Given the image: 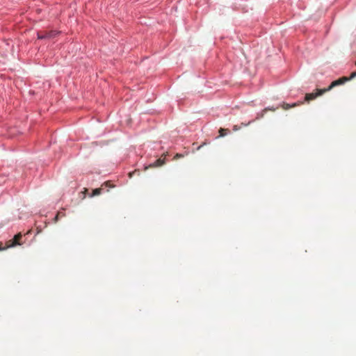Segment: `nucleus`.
I'll return each instance as SVG.
<instances>
[{"mask_svg":"<svg viewBox=\"0 0 356 356\" xmlns=\"http://www.w3.org/2000/svg\"><path fill=\"white\" fill-rule=\"evenodd\" d=\"M22 238V234L18 233L16 234L13 239L9 240L6 242V248H12L17 245H20V240Z\"/></svg>","mask_w":356,"mask_h":356,"instance_id":"f257e3e1","label":"nucleus"},{"mask_svg":"<svg viewBox=\"0 0 356 356\" xmlns=\"http://www.w3.org/2000/svg\"><path fill=\"white\" fill-rule=\"evenodd\" d=\"M348 81V79L346 76H343L337 80H335L331 83V84L329 86L328 88H324L325 92H328L330 90H332L333 88L344 84L346 82Z\"/></svg>","mask_w":356,"mask_h":356,"instance_id":"f03ea898","label":"nucleus"},{"mask_svg":"<svg viewBox=\"0 0 356 356\" xmlns=\"http://www.w3.org/2000/svg\"><path fill=\"white\" fill-rule=\"evenodd\" d=\"M325 92V89H318L316 92L307 93L305 95V99L309 102L316 99L317 97L323 95Z\"/></svg>","mask_w":356,"mask_h":356,"instance_id":"7ed1b4c3","label":"nucleus"},{"mask_svg":"<svg viewBox=\"0 0 356 356\" xmlns=\"http://www.w3.org/2000/svg\"><path fill=\"white\" fill-rule=\"evenodd\" d=\"M108 186V187H110V188H112L113 187V186L111 184V181H106L104 182L102 185V187L100 188H95L92 191V195H90L91 197L92 196H96V195H99L101 194L102 193V187L103 186Z\"/></svg>","mask_w":356,"mask_h":356,"instance_id":"20e7f679","label":"nucleus"},{"mask_svg":"<svg viewBox=\"0 0 356 356\" xmlns=\"http://www.w3.org/2000/svg\"><path fill=\"white\" fill-rule=\"evenodd\" d=\"M164 163H165V159L159 158L155 162H154L153 163H151L148 166H146L145 168V170H146L147 169H148L149 168L159 167V166L163 165Z\"/></svg>","mask_w":356,"mask_h":356,"instance_id":"39448f33","label":"nucleus"},{"mask_svg":"<svg viewBox=\"0 0 356 356\" xmlns=\"http://www.w3.org/2000/svg\"><path fill=\"white\" fill-rule=\"evenodd\" d=\"M302 104H303L302 102H299L294 103V104H287V103H283L282 105V107L284 110H288L289 108H294V107H296L297 106H299V105H301Z\"/></svg>","mask_w":356,"mask_h":356,"instance_id":"423d86ee","label":"nucleus"},{"mask_svg":"<svg viewBox=\"0 0 356 356\" xmlns=\"http://www.w3.org/2000/svg\"><path fill=\"white\" fill-rule=\"evenodd\" d=\"M228 133H229V130L228 129L220 128L219 129L218 137H223L226 136Z\"/></svg>","mask_w":356,"mask_h":356,"instance_id":"0eeeda50","label":"nucleus"},{"mask_svg":"<svg viewBox=\"0 0 356 356\" xmlns=\"http://www.w3.org/2000/svg\"><path fill=\"white\" fill-rule=\"evenodd\" d=\"M47 33V38H54L56 35L58 34V32L56 31H47L46 32Z\"/></svg>","mask_w":356,"mask_h":356,"instance_id":"6e6552de","label":"nucleus"},{"mask_svg":"<svg viewBox=\"0 0 356 356\" xmlns=\"http://www.w3.org/2000/svg\"><path fill=\"white\" fill-rule=\"evenodd\" d=\"M38 39H44V38H47V33H46V32H45V33H38Z\"/></svg>","mask_w":356,"mask_h":356,"instance_id":"1a4fd4ad","label":"nucleus"},{"mask_svg":"<svg viewBox=\"0 0 356 356\" xmlns=\"http://www.w3.org/2000/svg\"><path fill=\"white\" fill-rule=\"evenodd\" d=\"M355 77H356V72H352L350 76L349 77H347V79H348V81H350V80L354 79Z\"/></svg>","mask_w":356,"mask_h":356,"instance_id":"9d476101","label":"nucleus"},{"mask_svg":"<svg viewBox=\"0 0 356 356\" xmlns=\"http://www.w3.org/2000/svg\"><path fill=\"white\" fill-rule=\"evenodd\" d=\"M267 111H275V108H264V109L263 110V113H266ZM263 115H264V114H262V115H261V116H263Z\"/></svg>","mask_w":356,"mask_h":356,"instance_id":"9b49d317","label":"nucleus"},{"mask_svg":"<svg viewBox=\"0 0 356 356\" xmlns=\"http://www.w3.org/2000/svg\"><path fill=\"white\" fill-rule=\"evenodd\" d=\"M181 157H183V155H182V154H177L175 156L174 159H179V158H181Z\"/></svg>","mask_w":356,"mask_h":356,"instance_id":"f8f14e48","label":"nucleus"},{"mask_svg":"<svg viewBox=\"0 0 356 356\" xmlns=\"http://www.w3.org/2000/svg\"><path fill=\"white\" fill-rule=\"evenodd\" d=\"M136 172H137L138 174H139V171H138V170H135V171H134V172H129V177H131L133 176V175H134V174H135V173H136Z\"/></svg>","mask_w":356,"mask_h":356,"instance_id":"ddd939ff","label":"nucleus"},{"mask_svg":"<svg viewBox=\"0 0 356 356\" xmlns=\"http://www.w3.org/2000/svg\"><path fill=\"white\" fill-rule=\"evenodd\" d=\"M7 248H6V245L4 247V246H3L2 243H0V250H6Z\"/></svg>","mask_w":356,"mask_h":356,"instance_id":"4468645a","label":"nucleus"},{"mask_svg":"<svg viewBox=\"0 0 356 356\" xmlns=\"http://www.w3.org/2000/svg\"><path fill=\"white\" fill-rule=\"evenodd\" d=\"M61 215H62V216H63V214L61 212H58V213H57V215H56V217H55V220H56V221H57V220H58V218L59 216H61Z\"/></svg>","mask_w":356,"mask_h":356,"instance_id":"2eb2a0df","label":"nucleus"},{"mask_svg":"<svg viewBox=\"0 0 356 356\" xmlns=\"http://www.w3.org/2000/svg\"><path fill=\"white\" fill-rule=\"evenodd\" d=\"M239 129H240V127H238V125H234V126L233 127V130H234V131H238Z\"/></svg>","mask_w":356,"mask_h":356,"instance_id":"dca6fc26","label":"nucleus"},{"mask_svg":"<svg viewBox=\"0 0 356 356\" xmlns=\"http://www.w3.org/2000/svg\"><path fill=\"white\" fill-rule=\"evenodd\" d=\"M205 144H206V143H204L202 145H200V146L197 147V150L200 149L202 148V147L203 145H204Z\"/></svg>","mask_w":356,"mask_h":356,"instance_id":"f3484780","label":"nucleus"},{"mask_svg":"<svg viewBox=\"0 0 356 356\" xmlns=\"http://www.w3.org/2000/svg\"><path fill=\"white\" fill-rule=\"evenodd\" d=\"M250 123H251V122H248V124L241 123V124H242L243 126H248V125H249Z\"/></svg>","mask_w":356,"mask_h":356,"instance_id":"a211bd4d","label":"nucleus"},{"mask_svg":"<svg viewBox=\"0 0 356 356\" xmlns=\"http://www.w3.org/2000/svg\"><path fill=\"white\" fill-rule=\"evenodd\" d=\"M85 190V192H87L88 191V189L87 188H84Z\"/></svg>","mask_w":356,"mask_h":356,"instance_id":"6ab92c4d","label":"nucleus"}]
</instances>
